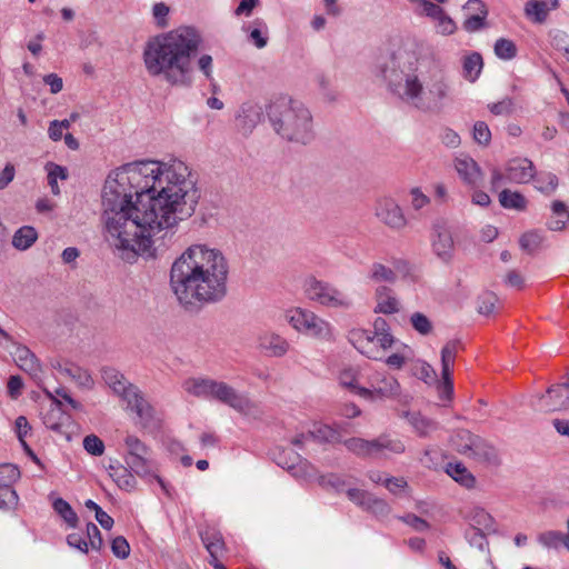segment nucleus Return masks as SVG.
Masks as SVG:
<instances>
[{
    "mask_svg": "<svg viewBox=\"0 0 569 569\" xmlns=\"http://www.w3.org/2000/svg\"><path fill=\"white\" fill-rule=\"evenodd\" d=\"M197 177L181 160H140L109 173L102 190L106 240L121 259L153 258V236L173 231L196 211Z\"/></svg>",
    "mask_w": 569,
    "mask_h": 569,
    "instance_id": "1",
    "label": "nucleus"
},
{
    "mask_svg": "<svg viewBox=\"0 0 569 569\" xmlns=\"http://www.w3.org/2000/svg\"><path fill=\"white\" fill-rule=\"evenodd\" d=\"M388 91L400 102L425 113L440 112L451 98V81L432 57L418 54L415 41H405L379 66Z\"/></svg>",
    "mask_w": 569,
    "mask_h": 569,
    "instance_id": "2",
    "label": "nucleus"
},
{
    "mask_svg": "<svg viewBox=\"0 0 569 569\" xmlns=\"http://www.w3.org/2000/svg\"><path fill=\"white\" fill-rule=\"evenodd\" d=\"M228 272V261L220 250L192 244L172 263L170 288L187 311H197L224 298Z\"/></svg>",
    "mask_w": 569,
    "mask_h": 569,
    "instance_id": "3",
    "label": "nucleus"
},
{
    "mask_svg": "<svg viewBox=\"0 0 569 569\" xmlns=\"http://www.w3.org/2000/svg\"><path fill=\"white\" fill-rule=\"evenodd\" d=\"M201 42V34L192 27H179L149 39L142 51L147 73L171 87H191L192 58Z\"/></svg>",
    "mask_w": 569,
    "mask_h": 569,
    "instance_id": "4",
    "label": "nucleus"
},
{
    "mask_svg": "<svg viewBox=\"0 0 569 569\" xmlns=\"http://www.w3.org/2000/svg\"><path fill=\"white\" fill-rule=\"evenodd\" d=\"M267 116L274 132L287 142L308 146L317 137L312 113L299 100L278 97L267 107Z\"/></svg>",
    "mask_w": 569,
    "mask_h": 569,
    "instance_id": "5",
    "label": "nucleus"
},
{
    "mask_svg": "<svg viewBox=\"0 0 569 569\" xmlns=\"http://www.w3.org/2000/svg\"><path fill=\"white\" fill-rule=\"evenodd\" d=\"M102 379L116 395L127 402V407L137 413L143 425H148L152 420L153 408L138 387L130 383L122 373L113 368H104Z\"/></svg>",
    "mask_w": 569,
    "mask_h": 569,
    "instance_id": "6",
    "label": "nucleus"
},
{
    "mask_svg": "<svg viewBox=\"0 0 569 569\" xmlns=\"http://www.w3.org/2000/svg\"><path fill=\"white\" fill-rule=\"evenodd\" d=\"M450 445L458 453L477 462L496 466L499 463L497 450L486 440L466 429L456 430Z\"/></svg>",
    "mask_w": 569,
    "mask_h": 569,
    "instance_id": "7",
    "label": "nucleus"
},
{
    "mask_svg": "<svg viewBox=\"0 0 569 569\" xmlns=\"http://www.w3.org/2000/svg\"><path fill=\"white\" fill-rule=\"evenodd\" d=\"M124 462L140 478H154L166 489L164 482L153 472L151 449L134 435L124 437Z\"/></svg>",
    "mask_w": 569,
    "mask_h": 569,
    "instance_id": "8",
    "label": "nucleus"
},
{
    "mask_svg": "<svg viewBox=\"0 0 569 569\" xmlns=\"http://www.w3.org/2000/svg\"><path fill=\"white\" fill-rule=\"evenodd\" d=\"M303 290L309 300L323 307L339 309L352 307V299L347 293L316 277H308L305 280Z\"/></svg>",
    "mask_w": 569,
    "mask_h": 569,
    "instance_id": "9",
    "label": "nucleus"
},
{
    "mask_svg": "<svg viewBox=\"0 0 569 569\" xmlns=\"http://www.w3.org/2000/svg\"><path fill=\"white\" fill-rule=\"evenodd\" d=\"M288 322L295 330L303 335L320 340H331L333 338L331 325L312 311L300 308L291 310L288 315Z\"/></svg>",
    "mask_w": 569,
    "mask_h": 569,
    "instance_id": "10",
    "label": "nucleus"
},
{
    "mask_svg": "<svg viewBox=\"0 0 569 569\" xmlns=\"http://www.w3.org/2000/svg\"><path fill=\"white\" fill-rule=\"evenodd\" d=\"M536 176V167L528 158H515L505 166V171L497 168L491 170L490 184L492 189H498L502 183H528Z\"/></svg>",
    "mask_w": 569,
    "mask_h": 569,
    "instance_id": "11",
    "label": "nucleus"
},
{
    "mask_svg": "<svg viewBox=\"0 0 569 569\" xmlns=\"http://www.w3.org/2000/svg\"><path fill=\"white\" fill-rule=\"evenodd\" d=\"M371 329L353 328L348 331V341L363 356L372 360H381L385 352L392 346H382Z\"/></svg>",
    "mask_w": 569,
    "mask_h": 569,
    "instance_id": "12",
    "label": "nucleus"
},
{
    "mask_svg": "<svg viewBox=\"0 0 569 569\" xmlns=\"http://www.w3.org/2000/svg\"><path fill=\"white\" fill-rule=\"evenodd\" d=\"M208 400L227 405L238 412L247 413L253 407L250 399L224 381L211 380Z\"/></svg>",
    "mask_w": 569,
    "mask_h": 569,
    "instance_id": "13",
    "label": "nucleus"
},
{
    "mask_svg": "<svg viewBox=\"0 0 569 569\" xmlns=\"http://www.w3.org/2000/svg\"><path fill=\"white\" fill-rule=\"evenodd\" d=\"M368 387L360 388L358 396L376 400L393 398L400 393V385L398 380L385 372H375L369 377Z\"/></svg>",
    "mask_w": 569,
    "mask_h": 569,
    "instance_id": "14",
    "label": "nucleus"
},
{
    "mask_svg": "<svg viewBox=\"0 0 569 569\" xmlns=\"http://www.w3.org/2000/svg\"><path fill=\"white\" fill-rule=\"evenodd\" d=\"M540 412L566 411L569 409V380L548 388L545 395L536 396L531 402Z\"/></svg>",
    "mask_w": 569,
    "mask_h": 569,
    "instance_id": "15",
    "label": "nucleus"
},
{
    "mask_svg": "<svg viewBox=\"0 0 569 569\" xmlns=\"http://www.w3.org/2000/svg\"><path fill=\"white\" fill-rule=\"evenodd\" d=\"M375 216L377 219L395 231L403 230L408 224L402 208L391 197H380L375 204Z\"/></svg>",
    "mask_w": 569,
    "mask_h": 569,
    "instance_id": "16",
    "label": "nucleus"
},
{
    "mask_svg": "<svg viewBox=\"0 0 569 569\" xmlns=\"http://www.w3.org/2000/svg\"><path fill=\"white\" fill-rule=\"evenodd\" d=\"M453 167L465 184L476 188L483 180V172L479 164L470 156L459 153L453 160Z\"/></svg>",
    "mask_w": 569,
    "mask_h": 569,
    "instance_id": "17",
    "label": "nucleus"
},
{
    "mask_svg": "<svg viewBox=\"0 0 569 569\" xmlns=\"http://www.w3.org/2000/svg\"><path fill=\"white\" fill-rule=\"evenodd\" d=\"M460 346L461 342L459 340H450L441 350L442 392L447 398H450L453 392L451 372Z\"/></svg>",
    "mask_w": 569,
    "mask_h": 569,
    "instance_id": "18",
    "label": "nucleus"
},
{
    "mask_svg": "<svg viewBox=\"0 0 569 569\" xmlns=\"http://www.w3.org/2000/svg\"><path fill=\"white\" fill-rule=\"evenodd\" d=\"M258 349L268 357H283L290 349V343L280 335L263 331L257 337Z\"/></svg>",
    "mask_w": 569,
    "mask_h": 569,
    "instance_id": "19",
    "label": "nucleus"
},
{
    "mask_svg": "<svg viewBox=\"0 0 569 569\" xmlns=\"http://www.w3.org/2000/svg\"><path fill=\"white\" fill-rule=\"evenodd\" d=\"M262 108L254 102H246L240 107L236 117V127L243 134L252 132L262 119Z\"/></svg>",
    "mask_w": 569,
    "mask_h": 569,
    "instance_id": "20",
    "label": "nucleus"
},
{
    "mask_svg": "<svg viewBox=\"0 0 569 569\" xmlns=\"http://www.w3.org/2000/svg\"><path fill=\"white\" fill-rule=\"evenodd\" d=\"M11 355L20 369L30 375L33 379L40 378L41 365L36 355L28 347L14 342Z\"/></svg>",
    "mask_w": 569,
    "mask_h": 569,
    "instance_id": "21",
    "label": "nucleus"
},
{
    "mask_svg": "<svg viewBox=\"0 0 569 569\" xmlns=\"http://www.w3.org/2000/svg\"><path fill=\"white\" fill-rule=\"evenodd\" d=\"M558 8L559 0H528L523 12L530 22L542 24L547 21L549 12Z\"/></svg>",
    "mask_w": 569,
    "mask_h": 569,
    "instance_id": "22",
    "label": "nucleus"
},
{
    "mask_svg": "<svg viewBox=\"0 0 569 569\" xmlns=\"http://www.w3.org/2000/svg\"><path fill=\"white\" fill-rule=\"evenodd\" d=\"M373 458H389L392 455H401L406 446L400 438L382 433L372 439Z\"/></svg>",
    "mask_w": 569,
    "mask_h": 569,
    "instance_id": "23",
    "label": "nucleus"
},
{
    "mask_svg": "<svg viewBox=\"0 0 569 569\" xmlns=\"http://www.w3.org/2000/svg\"><path fill=\"white\" fill-rule=\"evenodd\" d=\"M376 298V313L393 315L399 311L400 305L393 291L386 287L379 286L375 292Z\"/></svg>",
    "mask_w": 569,
    "mask_h": 569,
    "instance_id": "24",
    "label": "nucleus"
},
{
    "mask_svg": "<svg viewBox=\"0 0 569 569\" xmlns=\"http://www.w3.org/2000/svg\"><path fill=\"white\" fill-rule=\"evenodd\" d=\"M211 380L208 377H190L182 382L181 387L189 396L208 400Z\"/></svg>",
    "mask_w": 569,
    "mask_h": 569,
    "instance_id": "25",
    "label": "nucleus"
},
{
    "mask_svg": "<svg viewBox=\"0 0 569 569\" xmlns=\"http://www.w3.org/2000/svg\"><path fill=\"white\" fill-rule=\"evenodd\" d=\"M432 249L442 261H449L453 252L451 232L447 229L438 230L437 237L432 240Z\"/></svg>",
    "mask_w": 569,
    "mask_h": 569,
    "instance_id": "26",
    "label": "nucleus"
},
{
    "mask_svg": "<svg viewBox=\"0 0 569 569\" xmlns=\"http://www.w3.org/2000/svg\"><path fill=\"white\" fill-rule=\"evenodd\" d=\"M465 519L469 521L470 528H478L480 530H493L495 519L481 507H472L465 515Z\"/></svg>",
    "mask_w": 569,
    "mask_h": 569,
    "instance_id": "27",
    "label": "nucleus"
},
{
    "mask_svg": "<svg viewBox=\"0 0 569 569\" xmlns=\"http://www.w3.org/2000/svg\"><path fill=\"white\" fill-rule=\"evenodd\" d=\"M446 472L456 482L467 489H471L476 485L475 476L467 469L462 462H449L446 466Z\"/></svg>",
    "mask_w": 569,
    "mask_h": 569,
    "instance_id": "28",
    "label": "nucleus"
},
{
    "mask_svg": "<svg viewBox=\"0 0 569 569\" xmlns=\"http://www.w3.org/2000/svg\"><path fill=\"white\" fill-rule=\"evenodd\" d=\"M133 471L127 466L118 465L109 467V475L117 483V486L126 491L134 489L137 481L132 473Z\"/></svg>",
    "mask_w": 569,
    "mask_h": 569,
    "instance_id": "29",
    "label": "nucleus"
},
{
    "mask_svg": "<svg viewBox=\"0 0 569 569\" xmlns=\"http://www.w3.org/2000/svg\"><path fill=\"white\" fill-rule=\"evenodd\" d=\"M200 538L210 555V559L219 558L224 549L222 535L214 529H206L200 532Z\"/></svg>",
    "mask_w": 569,
    "mask_h": 569,
    "instance_id": "30",
    "label": "nucleus"
},
{
    "mask_svg": "<svg viewBox=\"0 0 569 569\" xmlns=\"http://www.w3.org/2000/svg\"><path fill=\"white\" fill-rule=\"evenodd\" d=\"M346 449L359 458H373L372 439L367 440L360 437H351L341 440Z\"/></svg>",
    "mask_w": 569,
    "mask_h": 569,
    "instance_id": "31",
    "label": "nucleus"
},
{
    "mask_svg": "<svg viewBox=\"0 0 569 569\" xmlns=\"http://www.w3.org/2000/svg\"><path fill=\"white\" fill-rule=\"evenodd\" d=\"M406 418L420 437H428L439 429L438 422L421 416L419 412H407Z\"/></svg>",
    "mask_w": 569,
    "mask_h": 569,
    "instance_id": "32",
    "label": "nucleus"
},
{
    "mask_svg": "<svg viewBox=\"0 0 569 569\" xmlns=\"http://www.w3.org/2000/svg\"><path fill=\"white\" fill-rule=\"evenodd\" d=\"M38 239L37 230L31 226L19 228L12 237V246L20 251L29 249Z\"/></svg>",
    "mask_w": 569,
    "mask_h": 569,
    "instance_id": "33",
    "label": "nucleus"
},
{
    "mask_svg": "<svg viewBox=\"0 0 569 569\" xmlns=\"http://www.w3.org/2000/svg\"><path fill=\"white\" fill-rule=\"evenodd\" d=\"M499 203L505 209L523 211L527 208L528 201L522 193L503 189L499 193Z\"/></svg>",
    "mask_w": 569,
    "mask_h": 569,
    "instance_id": "34",
    "label": "nucleus"
},
{
    "mask_svg": "<svg viewBox=\"0 0 569 569\" xmlns=\"http://www.w3.org/2000/svg\"><path fill=\"white\" fill-rule=\"evenodd\" d=\"M483 61L482 57L478 52L467 54L462 60L463 77L468 81H476L482 70Z\"/></svg>",
    "mask_w": 569,
    "mask_h": 569,
    "instance_id": "35",
    "label": "nucleus"
},
{
    "mask_svg": "<svg viewBox=\"0 0 569 569\" xmlns=\"http://www.w3.org/2000/svg\"><path fill=\"white\" fill-rule=\"evenodd\" d=\"M309 436L319 442H341L339 431L336 428L328 425L315 423L312 429L309 431Z\"/></svg>",
    "mask_w": 569,
    "mask_h": 569,
    "instance_id": "36",
    "label": "nucleus"
},
{
    "mask_svg": "<svg viewBox=\"0 0 569 569\" xmlns=\"http://www.w3.org/2000/svg\"><path fill=\"white\" fill-rule=\"evenodd\" d=\"M280 465L282 468L290 470L297 478H311L316 476L315 467L307 459H302L299 455H296L292 463Z\"/></svg>",
    "mask_w": 569,
    "mask_h": 569,
    "instance_id": "37",
    "label": "nucleus"
},
{
    "mask_svg": "<svg viewBox=\"0 0 569 569\" xmlns=\"http://www.w3.org/2000/svg\"><path fill=\"white\" fill-rule=\"evenodd\" d=\"M46 170L48 173V184L51 188V191L54 196L60 194V188L58 186V180H67L68 179V170L66 167L60 164L48 162L46 164Z\"/></svg>",
    "mask_w": 569,
    "mask_h": 569,
    "instance_id": "38",
    "label": "nucleus"
},
{
    "mask_svg": "<svg viewBox=\"0 0 569 569\" xmlns=\"http://www.w3.org/2000/svg\"><path fill=\"white\" fill-rule=\"evenodd\" d=\"M552 213L561 217L562 219H555L548 223V228L552 231L562 230L569 221V211L565 202L555 200L551 204Z\"/></svg>",
    "mask_w": 569,
    "mask_h": 569,
    "instance_id": "39",
    "label": "nucleus"
},
{
    "mask_svg": "<svg viewBox=\"0 0 569 569\" xmlns=\"http://www.w3.org/2000/svg\"><path fill=\"white\" fill-rule=\"evenodd\" d=\"M369 279L375 282L393 283L397 280V274L391 268L380 262H375L370 268Z\"/></svg>",
    "mask_w": 569,
    "mask_h": 569,
    "instance_id": "40",
    "label": "nucleus"
},
{
    "mask_svg": "<svg viewBox=\"0 0 569 569\" xmlns=\"http://www.w3.org/2000/svg\"><path fill=\"white\" fill-rule=\"evenodd\" d=\"M53 510L68 523L74 528L78 523V516L64 499L57 498L52 502Z\"/></svg>",
    "mask_w": 569,
    "mask_h": 569,
    "instance_id": "41",
    "label": "nucleus"
},
{
    "mask_svg": "<svg viewBox=\"0 0 569 569\" xmlns=\"http://www.w3.org/2000/svg\"><path fill=\"white\" fill-rule=\"evenodd\" d=\"M253 28L250 31L248 39L251 43H253L258 49H262L268 43V27L267 24L257 19L253 21Z\"/></svg>",
    "mask_w": 569,
    "mask_h": 569,
    "instance_id": "42",
    "label": "nucleus"
},
{
    "mask_svg": "<svg viewBox=\"0 0 569 569\" xmlns=\"http://www.w3.org/2000/svg\"><path fill=\"white\" fill-rule=\"evenodd\" d=\"M538 542L547 549H558L565 547L563 533L558 530H548L538 535Z\"/></svg>",
    "mask_w": 569,
    "mask_h": 569,
    "instance_id": "43",
    "label": "nucleus"
},
{
    "mask_svg": "<svg viewBox=\"0 0 569 569\" xmlns=\"http://www.w3.org/2000/svg\"><path fill=\"white\" fill-rule=\"evenodd\" d=\"M376 335H378L377 338L378 342H380L382 346H392L395 343V338L390 332V327L386 319L378 317L373 321L372 329Z\"/></svg>",
    "mask_w": 569,
    "mask_h": 569,
    "instance_id": "44",
    "label": "nucleus"
},
{
    "mask_svg": "<svg viewBox=\"0 0 569 569\" xmlns=\"http://www.w3.org/2000/svg\"><path fill=\"white\" fill-rule=\"evenodd\" d=\"M495 54L501 60H511L517 56L516 43L506 38H499L493 47Z\"/></svg>",
    "mask_w": 569,
    "mask_h": 569,
    "instance_id": "45",
    "label": "nucleus"
},
{
    "mask_svg": "<svg viewBox=\"0 0 569 569\" xmlns=\"http://www.w3.org/2000/svg\"><path fill=\"white\" fill-rule=\"evenodd\" d=\"M543 241V237L538 231H529L521 236L519 239L520 248L527 253L536 252Z\"/></svg>",
    "mask_w": 569,
    "mask_h": 569,
    "instance_id": "46",
    "label": "nucleus"
},
{
    "mask_svg": "<svg viewBox=\"0 0 569 569\" xmlns=\"http://www.w3.org/2000/svg\"><path fill=\"white\" fill-rule=\"evenodd\" d=\"M365 510L372 513L376 518L383 519L391 512V507L386 500L372 495Z\"/></svg>",
    "mask_w": 569,
    "mask_h": 569,
    "instance_id": "47",
    "label": "nucleus"
},
{
    "mask_svg": "<svg viewBox=\"0 0 569 569\" xmlns=\"http://www.w3.org/2000/svg\"><path fill=\"white\" fill-rule=\"evenodd\" d=\"M497 302L498 297L496 296V293L491 291L482 292L478 297L477 310L480 315L490 316L493 313Z\"/></svg>",
    "mask_w": 569,
    "mask_h": 569,
    "instance_id": "48",
    "label": "nucleus"
},
{
    "mask_svg": "<svg viewBox=\"0 0 569 569\" xmlns=\"http://www.w3.org/2000/svg\"><path fill=\"white\" fill-rule=\"evenodd\" d=\"M465 537L471 547L477 548L480 551H485L488 548V539L483 531L478 528L467 529Z\"/></svg>",
    "mask_w": 569,
    "mask_h": 569,
    "instance_id": "49",
    "label": "nucleus"
},
{
    "mask_svg": "<svg viewBox=\"0 0 569 569\" xmlns=\"http://www.w3.org/2000/svg\"><path fill=\"white\" fill-rule=\"evenodd\" d=\"M536 183L537 190L546 194H551L558 187V178L556 174L548 172L538 177Z\"/></svg>",
    "mask_w": 569,
    "mask_h": 569,
    "instance_id": "50",
    "label": "nucleus"
},
{
    "mask_svg": "<svg viewBox=\"0 0 569 569\" xmlns=\"http://www.w3.org/2000/svg\"><path fill=\"white\" fill-rule=\"evenodd\" d=\"M412 328L422 336H427L432 331V322L421 312H413L410 316Z\"/></svg>",
    "mask_w": 569,
    "mask_h": 569,
    "instance_id": "51",
    "label": "nucleus"
},
{
    "mask_svg": "<svg viewBox=\"0 0 569 569\" xmlns=\"http://www.w3.org/2000/svg\"><path fill=\"white\" fill-rule=\"evenodd\" d=\"M20 478V470L16 465L1 463L0 465V486H10Z\"/></svg>",
    "mask_w": 569,
    "mask_h": 569,
    "instance_id": "52",
    "label": "nucleus"
},
{
    "mask_svg": "<svg viewBox=\"0 0 569 569\" xmlns=\"http://www.w3.org/2000/svg\"><path fill=\"white\" fill-rule=\"evenodd\" d=\"M18 502V495L12 487L7 485L0 486V509L10 510Z\"/></svg>",
    "mask_w": 569,
    "mask_h": 569,
    "instance_id": "53",
    "label": "nucleus"
},
{
    "mask_svg": "<svg viewBox=\"0 0 569 569\" xmlns=\"http://www.w3.org/2000/svg\"><path fill=\"white\" fill-rule=\"evenodd\" d=\"M339 382L341 386L350 389L356 395H358V391L361 388L357 383V370L353 368L343 369L340 372Z\"/></svg>",
    "mask_w": 569,
    "mask_h": 569,
    "instance_id": "54",
    "label": "nucleus"
},
{
    "mask_svg": "<svg viewBox=\"0 0 569 569\" xmlns=\"http://www.w3.org/2000/svg\"><path fill=\"white\" fill-rule=\"evenodd\" d=\"M83 448L88 453L96 457L102 456L104 452V443L96 435H89L84 437Z\"/></svg>",
    "mask_w": 569,
    "mask_h": 569,
    "instance_id": "55",
    "label": "nucleus"
},
{
    "mask_svg": "<svg viewBox=\"0 0 569 569\" xmlns=\"http://www.w3.org/2000/svg\"><path fill=\"white\" fill-rule=\"evenodd\" d=\"M346 495L350 501H352L355 505L362 508L363 510L366 509L368 501L372 496V493L358 488H348L346 490Z\"/></svg>",
    "mask_w": 569,
    "mask_h": 569,
    "instance_id": "56",
    "label": "nucleus"
},
{
    "mask_svg": "<svg viewBox=\"0 0 569 569\" xmlns=\"http://www.w3.org/2000/svg\"><path fill=\"white\" fill-rule=\"evenodd\" d=\"M473 139L481 146H488L491 140V131L485 121H477L473 126Z\"/></svg>",
    "mask_w": 569,
    "mask_h": 569,
    "instance_id": "57",
    "label": "nucleus"
},
{
    "mask_svg": "<svg viewBox=\"0 0 569 569\" xmlns=\"http://www.w3.org/2000/svg\"><path fill=\"white\" fill-rule=\"evenodd\" d=\"M84 537H86L89 546L93 550L101 549V547H102L101 532H100L99 528L93 522L87 523Z\"/></svg>",
    "mask_w": 569,
    "mask_h": 569,
    "instance_id": "58",
    "label": "nucleus"
},
{
    "mask_svg": "<svg viewBox=\"0 0 569 569\" xmlns=\"http://www.w3.org/2000/svg\"><path fill=\"white\" fill-rule=\"evenodd\" d=\"M111 550L117 558L126 559L130 553V546L124 537L118 536L111 542Z\"/></svg>",
    "mask_w": 569,
    "mask_h": 569,
    "instance_id": "59",
    "label": "nucleus"
},
{
    "mask_svg": "<svg viewBox=\"0 0 569 569\" xmlns=\"http://www.w3.org/2000/svg\"><path fill=\"white\" fill-rule=\"evenodd\" d=\"M197 67L207 80L213 79V59L210 54H201L197 60Z\"/></svg>",
    "mask_w": 569,
    "mask_h": 569,
    "instance_id": "60",
    "label": "nucleus"
},
{
    "mask_svg": "<svg viewBox=\"0 0 569 569\" xmlns=\"http://www.w3.org/2000/svg\"><path fill=\"white\" fill-rule=\"evenodd\" d=\"M490 112L495 116L510 114L513 110L511 98H505L501 101L488 104Z\"/></svg>",
    "mask_w": 569,
    "mask_h": 569,
    "instance_id": "61",
    "label": "nucleus"
},
{
    "mask_svg": "<svg viewBox=\"0 0 569 569\" xmlns=\"http://www.w3.org/2000/svg\"><path fill=\"white\" fill-rule=\"evenodd\" d=\"M488 14H470L463 22V29L467 32H476L485 27V21Z\"/></svg>",
    "mask_w": 569,
    "mask_h": 569,
    "instance_id": "62",
    "label": "nucleus"
},
{
    "mask_svg": "<svg viewBox=\"0 0 569 569\" xmlns=\"http://www.w3.org/2000/svg\"><path fill=\"white\" fill-rule=\"evenodd\" d=\"M67 543L83 553L88 552L89 543L83 533L73 532L67 536Z\"/></svg>",
    "mask_w": 569,
    "mask_h": 569,
    "instance_id": "63",
    "label": "nucleus"
},
{
    "mask_svg": "<svg viewBox=\"0 0 569 569\" xmlns=\"http://www.w3.org/2000/svg\"><path fill=\"white\" fill-rule=\"evenodd\" d=\"M457 30L456 22L446 14V12L437 20V31L443 36H450Z\"/></svg>",
    "mask_w": 569,
    "mask_h": 569,
    "instance_id": "64",
    "label": "nucleus"
}]
</instances>
